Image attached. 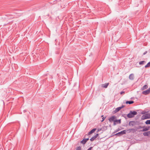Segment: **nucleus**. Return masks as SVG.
I'll return each instance as SVG.
<instances>
[{"mask_svg": "<svg viewBox=\"0 0 150 150\" xmlns=\"http://www.w3.org/2000/svg\"><path fill=\"white\" fill-rule=\"evenodd\" d=\"M150 92V88L147 90L144 91L142 92V94L144 95H146L149 93Z\"/></svg>", "mask_w": 150, "mask_h": 150, "instance_id": "nucleus-7", "label": "nucleus"}, {"mask_svg": "<svg viewBox=\"0 0 150 150\" xmlns=\"http://www.w3.org/2000/svg\"><path fill=\"white\" fill-rule=\"evenodd\" d=\"M147 51L143 53V55H145L147 53Z\"/></svg>", "mask_w": 150, "mask_h": 150, "instance_id": "nucleus-28", "label": "nucleus"}, {"mask_svg": "<svg viewBox=\"0 0 150 150\" xmlns=\"http://www.w3.org/2000/svg\"><path fill=\"white\" fill-rule=\"evenodd\" d=\"M101 117H102V120H101V122H103L104 121V120L105 119V118L106 117H103V115H102L101 116Z\"/></svg>", "mask_w": 150, "mask_h": 150, "instance_id": "nucleus-23", "label": "nucleus"}, {"mask_svg": "<svg viewBox=\"0 0 150 150\" xmlns=\"http://www.w3.org/2000/svg\"><path fill=\"white\" fill-rule=\"evenodd\" d=\"M136 124L135 122L134 121H130L129 123V125L130 126H133Z\"/></svg>", "mask_w": 150, "mask_h": 150, "instance_id": "nucleus-11", "label": "nucleus"}, {"mask_svg": "<svg viewBox=\"0 0 150 150\" xmlns=\"http://www.w3.org/2000/svg\"><path fill=\"white\" fill-rule=\"evenodd\" d=\"M126 132L127 130H123L115 134L114 135L117 136L119 137H120L123 134H126Z\"/></svg>", "mask_w": 150, "mask_h": 150, "instance_id": "nucleus-2", "label": "nucleus"}, {"mask_svg": "<svg viewBox=\"0 0 150 150\" xmlns=\"http://www.w3.org/2000/svg\"><path fill=\"white\" fill-rule=\"evenodd\" d=\"M57 40H55V41H56Z\"/></svg>", "mask_w": 150, "mask_h": 150, "instance_id": "nucleus-29", "label": "nucleus"}, {"mask_svg": "<svg viewBox=\"0 0 150 150\" xmlns=\"http://www.w3.org/2000/svg\"><path fill=\"white\" fill-rule=\"evenodd\" d=\"M109 83H105V84H102L101 85V86L103 88H107L108 86L109 85Z\"/></svg>", "mask_w": 150, "mask_h": 150, "instance_id": "nucleus-14", "label": "nucleus"}, {"mask_svg": "<svg viewBox=\"0 0 150 150\" xmlns=\"http://www.w3.org/2000/svg\"><path fill=\"white\" fill-rule=\"evenodd\" d=\"M150 118V113H147L142 117V119L144 120Z\"/></svg>", "mask_w": 150, "mask_h": 150, "instance_id": "nucleus-3", "label": "nucleus"}, {"mask_svg": "<svg viewBox=\"0 0 150 150\" xmlns=\"http://www.w3.org/2000/svg\"><path fill=\"white\" fill-rule=\"evenodd\" d=\"M76 150H81V147L80 146L77 147L76 148Z\"/></svg>", "mask_w": 150, "mask_h": 150, "instance_id": "nucleus-22", "label": "nucleus"}, {"mask_svg": "<svg viewBox=\"0 0 150 150\" xmlns=\"http://www.w3.org/2000/svg\"><path fill=\"white\" fill-rule=\"evenodd\" d=\"M143 128L142 130H141V131L142 132H145L147 131H148L150 127H143Z\"/></svg>", "mask_w": 150, "mask_h": 150, "instance_id": "nucleus-13", "label": "nucleus"}, {"mask_svg": "<svg viewBox=\"0 0 150 150\" xmlns=\"http://www.w3.org/2000/svg\"><path fill=\"white\" fill-rule=\"evenodd\" d=\"M129 78L131 80H133L134 79V75L133 74H131L129 76Z\"/></svg>", "mask_w": 150, "mask_h": 150, "instance_id": "nucleus-15", "label": "nucleus"}, {"mask_svg": "<svg viewBox=\"0 0 150 150\" xmlns=\"http://www.w3.org/2000/svg\"><path fill=\"white\" fill-rule=\"evenodd\" d=\"M143 127H142V126H138V127H137V129H142V128H143Z\"/></svg>", "mask_w": 150, "mask_h": 150, "instance_id": "nucleus-25", "label": "nucleus"}, {"mask_svg": "<svg viewBox=\"0 0 150 150\" xmlns=\"http://www.w3.org/2000/svg\"><path fill=\"white\" fill-rule=\"evenodd\" d=\"M146 124H150V120H148L145 122Z\"/></svg>", "mask_w": 150, "mask_h": 150, "instance_id": "nucleus-21", "label": "nucleus"}, {"mask_svg": "<svg viewBox=\"0 0 150 150\" xmlns=\"http://www.w3.org/2000/svg\"><path fill=\"white\" fill-rule=\"evenodd\" d=\"M121 123V119L117 120L115 119L114 122L113 123V125H116L117 124H120Z\"/></svg>", "mask_w": 150, "mask_h": 150, "instance_id": "nucleus-6", "label": "nucleus"}, {"mask_svg": "<svg viewBox=\"0 0 150 150\" xmlns=\"http://www.w3.org/2000/svg\"><path fill=\"white\" fill-rule=\"evenodd\" d=\"M99 135L98 134H97L95 136L92 137L90 139L91 141L92 142L94 141Z\"/></svg>", "mask_w": 150, "mask_h": 150, "instance_id": "nucleus-10", "label": "nucleus"}, {"mask_svg": "<svg viewBox=\"0 0 150 150\" xmlns=\"http://www.w3.org/2000/svg\"><path fill=\"white\" fill-rule=\"evenodd\" d=\"M143 134L144 136H148L150 134V131L144 132L143 133Z\"/></svg>", "mask_w": 150, "mask_h": 150, "instance_id": "nucleus-12", "label": "nucleus"}, {"mask_svg": "<svg viewBox=\"0 0 150 150\" xmlns=\"http://www.w3.org/2000/svg\"><path fill=\"white\" fill-rule=\"evenodd\" d=\"M146 63V61H142L139 62V64L140 65H143Z\"/></svg>", "mask_w": 150, "mask_h": 150, "instance_id": "nucleus-19", "label": "nucleus"}, {"mask_svg": "<svg viewBox=\"0 0 150 150\" xmlns=\"http://www.w3.org/2000/svg\"><path fill=\"white\" fill-rule=\"evenodd\" d=\"M96 128H94L90 131L88 133V135H89L93 133L96 130Z\"/></svg>", "mask_w": 150, "mask_h": 150, "instance_id": "nucleus-16", "label": "nucleus"}, {"mask_svg": "<svg viewBox=\"0 0 150 150\" xmlns=\"http://www.w3.org/2000/svg\"><path fill=\"white\" fill-rule=\"evenodd\" d=\"M93 148L92 147H91L89 148L87 150H91V149Z\"/></svg>", "mask_w": 150, "mask_h": 150, "instance_id": "nucleus-27", "label": "nucleus"}, {"mask_svg": "<svg viewBox=\"0 0 150 150\" xmlns=\"http://www.w3.org/2000/svg\"><path fill=\"white\" fill-rule=\"evenodd\" d=\"M125 93V92L124 91H121L120 92V94L122 95L123 94H124Z\"/></svg>", "mask_w": 150, "mask_h": 150, "instance_id": "nucleus-26", "label": "nucleus"}, {"mask_svg": "<svg viewBox=\"0 0 150 150\" xmlns=\"http://www.w3.org/2000/svg\"><path fill=\"white\" fill-rule=\"evenodd\" d=\"M117 118V117L115 115H113L110 117L108 119V120L110 122H114L115 119Z\"/></svg>", "mask_w": 150, "mask_h": 150, "instance_id": "nucleus-4", "label": "nucleus"}, {"mask_svg": "<svg viewBox=\"0 0 150 150\" xmlns=\"http://www.w3.org/2000/svg\"><path fill=\"white\" fill-rule=\"evenodd\" d=\"M125 107L124 105H122L121 107H120L117 108L115 110H114L113 111V114H115L117 112L119 111L121 109Z\"/></svg>", "mask_w": 150, "mask_h": 150, "instance_id": "nucleus-5", "label": "nucleus"}, {"mask_svg": "<svg viewBox=\"0 0 150 150\" xmlns=\"http://www.w3.org/2000/svg\"><path fill=\"white\" fill-rule=\"evenodd\" d=\"M126 130L127 132V133H130L132 131H133V133H134L136 131V130L134 128L130 129H127Z\"/></svg>", "mask_w": 150, "mask_h": 150, "instance_id": "nucleus-8", "label": "nucleus"}, {"mask_svg": "<svg viewBox=\"0 0 150 150\" xmlns=\"http://www.w3.org/2000/svg\"><path fill=\"white\" fill-rule=\"evenodd\" d=\"M150 67V62H149L145 66V67L146 68L149 67Z\"/></svg>", "mask_w": 150, "mask_h": 150, "instance_id": "nucleus-20", "label": "nucleus"}, {"mask_svg": "<svg viewBox=\"0 0 150 150\" xmlns=\"http://www.w3.org/2000/svg\"><path fill=\"white\" fill-rule=\"evenodd\" d=\"M134 103V101L133 100L131 101H127L126 102V103L127 104H131Z\"/></svg>", "mask_w": 150, "mask_h": 150, "instance_id": "nucleus-17", "label": "nucleus"}, {"mask_svg": "<svg viewBox=\"0 0 150 150\" xmlns=\"http://www.w3.org/2000/svg\"><path fill=\"white\" fill-rule=\"evenodd\" d=\"M89 140V138L84 139L81 141V143L83 144H85L86 142L87 141Z\"/></svg>", "mask_w": 150, "mask_h": 150, "instance_id": "nucleus-9", "label": "nucleus"}, {"mask_svg": "<svg viewBox=\"0 0 150 150\" xmlns=\"http://www.w3.org/2000/svg\"><path fill=\"white\" fill-rule=\"evenodd\" d=\"M137 114V112L135 111L131 110L129 113L127 115V117L129 118H132L134 117V115Z\"/></svg>", "mask_w": 150, "mask_h": 150, "instance_id": "nucleus-1", "label": "nucleus"}, {"mask_svg": "<svg viewBox=\"0 0 150 150\" xmlns=\"http://www.w3.org/2000/svg\"><path fill=\"white\" fill-rule=\"evenodd\" d=\"M101 130V129H98L97 131V133L99 131H100Z\"/></svg>", "mask_w": 150, "mask_h": 150, "instance_id": "nucleus-24", "label": "nucleus"}, {"mask_svg": "<svg viewBox=\"0 0 150 150\" xmlns=\"http://www.w3.org/2000/svg\"><path fill=\"white\" fill-rule=\"evenodd\" d=\"M148 88V86L147 85H144L141 88V90H143L145 89H146Z\"/></svg>", "mask_w": 150, "mask_h": 150, "instance_id": "nucleus-18", "label": "nucleus"}]
</instances>
